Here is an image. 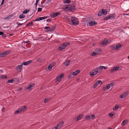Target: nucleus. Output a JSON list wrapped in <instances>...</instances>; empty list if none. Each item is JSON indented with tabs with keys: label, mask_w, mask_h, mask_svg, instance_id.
I'll list each match as a JSON object with an SVG mask.
<instances>
[{
	"label": "nucleus",
	"mask_w": 129,
	"mask_h": 129,
	"mask_svg": "<svg viewBox=\"0 0 129 129\" xmlns=\"http://www.w3.org/2000/svg\"><path fill=\"white\" fill-rule=\"evenodd\" d=\"M99 68H97L92 70V71L90 73V75L91 76H93L96 75L98 72H99Z\"/></svg>",
	"instance_id": "f257e3e1"
},
{
	"label": "nucleus",
	"mask_w": 129,
	"mask_h": 129,
	"mask_svg": "<svg viewBox=\"0 0 129 129\" xmlns=\"http://www.w3.org/2000/svg\"><path fill=\"white\" fill-rule=\"evenodd\" d=\"M71 21L72 24L75 25L78 24V20L77 18L75 17H73L71 18Z\"/></svg>",
	"instance_id": "f03ea898"
},
{
	"label": "nucleus",
	"mask_w": 129,
	"mask_h": 129,
	"mask_svg": "<svg viewBox=\"0 0 129 129\" xmlns=\"http://www.w3.org/2000/svg\"><path fill=\"white\" fill-rule=\"evenodd\" d=\"M70 44V43L69 42L65 43L59 47V49L60 50H62L65 48L67 46L69 45Z\"/></svg>",
	"instance_id": "7ed1b4c3"
},
{
	"label": "nucleus",
	"mask_w": 129,
	"mask_h": 129,
	"mask_svg": "<svg viewBox=\"0 0 129 129\" xmlns=\"http://www.w3.org/2000/svg\"><path fill=\"white\" fill-rule=\"evenodd\" d=\"M26 108V107L25 106L21 108H19L15 112L14 114H16L21 113V112L24 111Z\"/></svg>",
	"instance_id": "20e7f679"
},
{
	"label": "nucleus",
	"mask_w": 129,
	"mask_h": 129,
	"mask_svg": "<svg viewBox=\"0 0 129 129\" xmlns=\"http://www.w3.org/2000/svg\"><path fill=\"white\" fill-rule=\"evenodd\" d=\"M72 7L71 6H64L63 7L62 9L64 11H71L73 9H72Z\"/></svg>",
	"instance_id": "39448f33"
},
{
	"label": "nucleus",
	"mask_w": 129,
	"mask_h": 129,
	"mask_svg": "<svg viewBox=\"0 0 129 129\" xmlns=\"http://www.w3.org/2000/svg\"><path fill=\"white\" fill-rule=\"evenodd\" d=\"M9 53L10 51H5L3 53H0V57L5 56Z\"/></svg>",
	"instance_id": "423d86ee"
},
{
	"label": "nucleus",
	"mask_w": 129,
	"mask_h": 129,
	"mask_svg": "<svg viewBox=\"0 0 129 129\" xmlns=\"http://www.w3.org/2000/svg\"><path fill=\"white\" fill-rule=\"evenodd\" d=\"M99 84H102V82L101 80H98L95 82V84L93 86V88H95Z\"/></svg>",
	"instance_id": "0eeeda50"
},
{
	"label": "nucleus",
	"mask_w": 129,
	"mask_h": 129,
	"mask_svg": "<svg viewBox=\"0 0 129 129\" xmlns=\"http://www.w3.org/2000/svg\"><path fill=\"white\" fill-rule=\"evenodd\" d=\"M32 62V60L27 61L26 62H24L21 64V65H24L25 66H27Z\"/></svg>",
	"instance_id": "6e6552de"
},
{
	"label": "nucleus",
	"mask_w": 129,
	"mask_h": 129,
	"mask_svg": "<svg viewBox=\"0 0 129 129\" xmlns=\"http://www.w3.org/2000/svg\"><path fill=\"white\" fill-rule=\"evenodd\" d=\"M115 17V15L114 14L111 15H109L108 17H106V20L108 19H113Z\"/></svg>",
	"instance_id": "1a4fd4ad"
},
{
	"label": "nucleus",
	"mask_w": 129,
	"mask_h": 129,
	"mask_svg": "<svg viewBox=\"0 0 129 129\" xmlns=\"http://www.w3.org/2000/svg\"><path fill=\"white\" fill-rule=\"evenodd\" d=\"M128 93L129 92L128 91L124 92L120 95V98L121 99H123L127 95Z\"/></svg>",
	"instance_id": "9d476101"
},
{
	"label": "nucleus",
	"mask_w": 129,
	"mask_h": 129,
	"mask_svg": "<svg viewBox=\"0 0 129 129\" xmlns=\"http://www.w3.org/2000/svg\"><path fill=\"white\" fill-rule=\"evenodd\" d=\"M119 68V67H114L110 70V72L111 73H112L115 71H117L118 70V69Z\"/></svg>",
	"instance_id": "9b49d317"
},
{
	"label": "nucleus",
	"mask_w": 129,
	"mask_h": 129,
	"mask_svg": "<svg viewBox=\"0 0 129 129\" xmlns=\"http://www.w3.org/2000/svg\"><path fill=\"white\" fill-rule=\"evenodd\" d=\"M34 83H31L29 84L28 86L26 87V89L28 90H30L31 89V87L34 86Z\"/></svg>",
	"instance_id": "f8f14e48"
},
{
	"label": "nucleus",
	"mask_w": 129,
	"mask_h": 129,
	"mask_svg": "<svg viewBox=\"0 0 129 129\" xmlns=\"http://www.w3.org/2000/svg\"><path fill=\"white\" fill-rule=\"evenodd\" d=\"M114 83H111L107 85L106 86L107 89H109L111 87L113 86L114 85Z\"/></svg>",
	"instance_id": "ddd939ff"
},
{
	"label": "nucleus",
	"mask_w": 129,
	"mask_h": 129,
	"mask_svg": "<svg viewBox=\"0 0 129 129\" xmlns=\"http://www.w3.org/2000/svg\"><path fill=\"white\" fill-rule=\"evenodd\" d=\"M22 66L21 64L18 65L16 68L17 70L19 72H20L22 69Z\"/></svg>",
	"instance_id": "4468645a"
},
{
	"label": "nucleus",
	"mask_w": 129,
	"mask_h": 129,
	"mask_svg": "<svg viewBox=\"0 0 129 129\" xmlns=\"http://www.w3.org/2000/svg\"><path fill=\"white\" fill-rule=\"evenodd\" d=\"M63 74H61L60 76H58L56 78L57 80L58 81H60L62 78H63Z\"/></svg>",
	"instance_id": "2eb2a0df"
},
{
	"label": "nucleus",
	"mask_w": 129,
	"mask_h": 129,
	"mask_svg": "<svg viewBox=\"0 0 129 129\" xmlns=\"http://www.w3.org/2000/svg\"><path fill=\"white\" fill-rule=\"evenodd\" d=\"M83 114H80L78 115L77 117H75L74 118V119H76V121H78L80 120L83 117Z\"/></svg>",
	"instance_id": "dca6fc26"
},
{
	"label": "nucleus",
	"mask_w": 129,
	"mask_h": 129,
	"mask_svg": "<svg viewBox=\"0 0 129 129\" xmlns=\"http://www.w3.org/2000/svg\"><path fill=\"white\" fill-rule=\"evenodd\" d=\"M97 23L95 21H92L89 23V24L90 26H93L96 25Z\"/></svg>",
	"instance_id": "f3484780"
},
{
	"label": "nucleus",
	"mask_w": 129,
	"mask_h": 129,
	"mask_svg": "<svg viewBox=\"0 0 129 129\" xmlns=\"http://www.w3.org/2000/svg\"><path fill=\"white\" fill-rule=\"evenodd\" d=\"M63 124V121L57 124V126L59 129L62 127Z\"/></svg>",
	"instance_id": "a211bd4d"
},
{
	"label": "nucleus",
	"mask_w": 129,
	"mask_h": 129,
	"mask_svg": "<svg viewBox=\"0 0 129 129\" xmlns=\"http://www.w3.org/2000/svg\"><path fill=\"white\" fill-rule=\"evenodd\" d=\"M70 62V60H67L64 62V64L66 66H68Z\"/></svg>",
	"instance_id": "6ab92c4d"
},
{
	"label": "nucleus",
	"mask_w": 129,
	"mask_h": 129,
	"mask_svg": "<svg viewBox=\"0 0 129 129\" xmlns=\"http://www.w3.org/2000/svg\"><path fill=\"white\" fill-rule=\"evenodd\" d=\"M127 120H124L122 123L121 125L122 126H124L126 125L127 123Z\"/></svg>",
	"instance_id": "aec40b11"
},
{
	"label": "nucleus",
	"mask_w": 129,
	"mask_h": 129,
	"mask_svg": "<svg viewBox=\"0 0 129 129\" xmlns=\"http://www.w3.org/2000/svg\"><path fill=\"white\" fill-rule=\"evenodd\" d=\"M108 43V40L107 39L104 40L102 42V44L103 46H105Z\"/></svg>",
	"instance_id": "412c9836"
},
{
	"label": "nucleus",
	"mask_w": 129,
	"mask_h": 129,
	"mask_svg": "<svg viewBox=\"0 0 129 129\" xmlns=\"http://www.w3.org/2000/svg\"><path fill=\"white\" fill-rule=\"evenodd\" d=\"M94 50L96 52V53L97 54L101 53L102 52V51L101 50L98 49H96Z\"/></svg>",
	"instance_id": "4be33fe9"
},
{
	"label": "nucleus",
	"mask_w": 129,
	"mask_h": 129,
	"mask_svg": "<svg viewBox=\"0 0 129 129\" xmlns=\"http://www.w3.org/2000/svg\"><path fill=\"white\" fill-rule=\"evenodd\" d=\"M121 46V45L120 44L117 45L116 46L115 50H117Z\"/></svg>",
	"instance_id": "5701e85b"
},
{
	"label": "nucleus",
	"mask_w": 129,
	"mask_h": 129,
	"mask_svg": "<svg viewBox=\"0 0 129 129\" xmlns=\"http://www.w3.org/2000/svg\"><path fill=\"white\" fill-rule=\"evenodd\" d=\"M50 99V98H45L44 100V103H45L47 102H49Z\"/></svg>",
	"instance_id": "b1692460"
},
{
	"label": "nucleus",
	"mask_w": 129,
	"mask_h": 129,
	"mask_svg": "<svg viewBox=\"0 0 129 129\" xmlns=\"http://www.w3.org/2000/svg\"><path fill=\"white\" fill-rule=\"evenodd\" d=\"M103 14L104 15H106L107 13V11L106 10L104 9H102V11Z\"/></svg>",
	"instance_id": "393cba45"
},
{
	"label": "nucleus",
	"mask_w": 129,
	"mask_h": 129,
	"mask_svg": "<svg viewBox=\"0 0 129 129\" xmlns=\"http://www.w3.org/2000/svg\"><path fill=\"white\" fill-rule=\"evenodd\" d=\"M60 13L59 12H57L54 14L53 15V17H56L57 15L60 14Z\"/></svg>",
	"instance_id": "a878e982"
},
{
	"label": "nucleus",
	"mask_w": 129,
	"mask_h": 129,
	"mask_svg": "<svg viewBox=\"0 0 129 129\" xmlns=\"http://www.w3.org/2000/svg\"><path fill=\"white\" fill-rule=\"evenodd\" d=\"M119 107L118 105H116L115 106L114 108H113V110L114 111L116 110L119 109Z\"/></svg>",
	"instance_id": "bb28decb"
},
{
	"label": "nucleus",
	"mask_w": 129,
	"mask_h": 129,
	"mask_svg": "<svg viewBox=\"0 0 129 129\" xmlns=\"http://www.w3.org/2000/svg\"><path fill=\"white\" fill-rule=\"evenodd\" d=\"M97 54L96 53V52H95V50H94L93 52L91 53V55L92 56H95Z\"/></svg>",
	"instance_id": "cd10ccee"
},
{
	"label": "nucleus",
	"mask_w": 129,
	"mask_h": 129,
	"mask_svg": "<svg viewBox=\"0 0 129 129\" xmlns=\"http://www.w3.org/2000/svg\"><path fill=\"white\" fill-rule=\"evenodd\" d=\"M25 17V15L23 14H22L20 15L19 16V18L20 19H21L24 18Z\"/></svg>",
	"instance_id": "c85d7f7f"
},
{
	"label": "nucleus",
	"mask_w": 129,
	"mask_h": 129,
	"mask_svg": "<svg viewBox=\"0 0 129 129\" xmlns=\"http://www.w3.org/2000/svg\"><path fill=\"white\" fill-rule=\"evenodd\" d=\"M91 118L90 116L89 115H87L86 117L85 118V120L89 119Z\"/></svg>",
	"instance_id": "c756f323"
},
{
	"label": "nucleus",
	"mask_w": 129,
	"mask_h": 129,
	"mask_svg": "<svg viewBox=\"0 0 129 129\" xmlns=\"http://www.w3.org/2000/svg\"><path fill=\"white\" fill-rule=\"evenodd\" d=\"M55 26H53L52 27V28H50L49 29V30L50 31H52L54 30V29L55 28Z\"/></svg>",
	"instance_id": "7c9ffc66"
},
{
	"label": "nucleus",
	"mask_w": 129,
	"mask_h": 129,
	"mask_svg": "<svg viewBox=\"0 0 129 129\" xmlns=\"http://www.w3.org/2000/svg\"><path fill=\"white\" fill-rule=\"evenodd\" d=\"M7 76H4V75H2L0 77V79H6L7 78Z\"/></svg>",
	"instance_id": "2f4dec72"
},
{
	"label": "nucleus",
	"mask_w": 129,
	"mask_h": 129,
	"mask_svg": "<svg viewBox=\"0 0 129 129\" xmlns=\"http://www.w3.org/2000/svg\"><path fill=\"white\" fill-rule=\"evenodd\" d=\"M103 13L102 11H100L98 13V15L99 16H102L103 15Z\"/></svg>",
	"instance_id": "473e14b6"
},
{
	"label": "nucleus",
	"mask_w": 129,
	"mask_h": 129,
	"mask_svg": "<svg viewBox=\"0 0 129 129\" xmlns=\"http://www.w3.org/2000/svg\"><path fill=\"white\" fill-rule=\"evenodd\" d=\"M63 2L65 4H69L71 2V1L70 0H66V1H64Z\"/></svg>",
	"instance_id": "72a5a7b5"
},
{
	"label": "nucleus",
	"mask_w": 129,
	"mask_h": 129,
	"mask_svg": "<svg viewBox=\"0 0 129 129\" xmlns=\"http://www.w3.org/2000/svg\"><path fill=\"white\" fill-rule=\"evenodd\" d=\"M116 46L113 45L110 46V48L112 50H115Z\"/></svg>",
	"instance_id": "f704fd0d"
},
{
	"label": "nucleus",
	"mask_w": 129,
	"mask_h": 129,
	"mask_svg": "<svg viewBox=\"0 0 129 129\" xmlns=\"http://www.w3.org/2000/svg\"><path fill=\"white\" fill-rule=\"evenodd\" d=\"M40 19L41 20H43L45 19H46L47 18V16H44V17H40Z\"/></svg>",
	"instance_id": "c9c22d12"
},
{
	"label": "nucleus",
	"mask_w": 129,
	"mask_h": 129,
	"mask_svg": "<svg viewBox=\"0 0 129 129\" xmlns=\"http://www.w3.org/2000/svg\"><path fill=\"white\" fill-rule=\"evenodd\" d=\"M73 74L72 73H70V74L69 75L68 77L69 78H72L73 77Z\"/></svg>",
	"instance_id": "e433bc0d"
},
{
	"label": "nucleus",
	"mask_w": 129,
	"mask_h": 129,
	"mask_svg": "<svg viewBox=\"0 0 129 129\" xmlns=\"http://www.w3.org/2000/svg\"><path fill=\"white\" fill-rule=\"evenodd\" d=\"M29 10H28V11H27V10H24V11H23V13L24 14H26L28 12H29Z\"/></svg>",
	"instance_id": "4c0bfd02"
},
{
	"label": "nucleus",
	"mask_w": 129,
	"mask_h": 129,
	"mask_svg": "<svg viewBox=\"0 0 129 129\" xmlns=\"http://www.w3.org/2000/svg\"><path fill=\"white\" fill-rule=\"evenodd\" d=\"M33 24V22H31L29 23H28L27 25H26L27 26H31Z\"/></svg>",
	"instance_id": "58836bf2"
},
{
	"label": "nucleus",
	"mask_w": 129,
	"mask_h": 129,
	"mask_svg": "<svg viewBox=\"0 0 129 129\" xmlns=\"http://www.w3.org/2000/svg\"><path fill=\"white\" fill-rule=\"evenodd\" d=\"M54 65V63L53 62L52 63L50 64L49 65L52 68L53 67Z\"/></svg>",
	"instance_id": "ea45409f"
},
{
	"label": "nucleus",
	"mask_w": 129,
	"mask_h": 129,
	"mask_svg": "<svg viewBox=\"0 0 129 129\" xmlns=\"http://www.w3.org/2000/svg\"><path fill=\"white\" fill-rule=\"evenodd\" d=\"M13 79H11V80H8V81L7 82L8 83H12L13 82Z\"/></svg>",
	"instance_id": "a19ab883"
},
{
	"label": "nucleus",
	"mask_w": 129,
	"mask_h": 129,
	"mask_svg": "<svg viewBox=\"0 0 129 129\" xmlns=\"http://www.w3.org/2000/svg\"><path fill=\"white\" fill-rule=\"evenodd\" d=\"M95 115L94 114L92 115L91 116V118L93 119L95 118Z\"/></svg>",
	"instance_id": "79ce46f5"
},
{
	"label": "nucleus",
	"mask_w": 129,
	"mask_h": 129,
	"mask_svg": "<svg viewBox=\"0 0 129 129\" xmlns=\"http://www.w3.org/2000/svg\"><path fill=\"white\" fill-rule=\"evenodd\" d=\"M114 115V114H113L112 113H110L109 114V116L110 117H112L113 115Z\"/></svg>",
	"instance_id": "37998d69"
},
{
	"label": "nucleus",
	"mask_w": 129,
	"mask_h": 129,
	"mask_svg": "<svg viewBox=\"0 0 129 129\" xmlns=\"http://www.w3.org/2000/svg\"><path fill=\"white\" fill-rule=\"evenodd\" d=\"M42 9L41 8H38V12H40L42 11Z\"/></svg>",
	"instance_id": "c03bdc74"
},
{
	"label": "nucleus",
	"mask_w": 129,
	"mask_h": 129,
	"mask_svg": "<svg viewBox=\"0 0 129 129\" xmlns=\"http://www.w3.org/2000/svg\"><path fill=\"white\" fill-rule=\"evenodd\" d=\"M72 74L73 76H76L77 75V74L76 73L75 71L74 72H73Z\"/></svg>",
	"instance_id": "a18cd8bd"
},
{
	"label": "nucleus",
	"mask_w": 129,
	"mask_h": 129,
	"mask_svg": "<svg viewBox=\"0 0 129 129\" xmlns=\"http://www.w3.org/2000/svg\"><path fill=\"white\" fill-rule=\"evenodd\" d=\"M39 20H41V19H40V17L38 18H37L36 19V20H34V21H38Z\"/></svg>",
	"instance_id": "49530a36"
},
{
	"label": "nucleus",
	"mask_w": 129,
	"mask_h": 129,
	"mask_svg": "<svg viewBox=\"0 0 129 129\" xmlns=\"http://www.w3.org/2000/svg\"><path fill=\"white\" fill-rule=\"evenodd\" d=\"M75 71L76 72V74H77L79 73L80 72V70H77Z\"/></svg>",
	"instance_id": "de8ad7c7"
},
{
	"label": "nucleus",
	"mask_w": 129,
	"mask_h": 129,
	"mask_svg": "<svg viewBox=\"0 0 129 129\" xmlns=\"http://www.w3.org/2000/svg\"><path fill=\"white\" fill-rule=\"evenodd\" d=\"M99 68V70L100 69H103V66H100Z\"/></svg>",
	"instance_id": "09e8293b"
},
{
	"label": "nucleus",
	"mask_w": 129,
	"mask_h": 129,
	"mask_svg": "<svg viewBox=\"0 0 129 129\" xmlns=\"http://www.w3.org/2000/svg\"><path fill=\"white\" fill-rule=\"evenodd\" d=\"M48 68L49 70H52V68L49 65L48 67Z\"/></svg>",
	"instance_id": "8fccbe9b"
},
{
	"label": "nucleus",
	"mask_w": 129,
	"mask_h": 129,
	"mask_svg": "<svg viewBox=\"0 0 129 129\" xmlns=\"http://www.w3.org/2000/svg\"><path fill=\"white\" fill-rule=\"evenodd\" d=\"M103 89L105 91L107 89L106 87H103Z\"/></svg>",
	"instance_id": "3c124183"
},
{
	"label": "nucleus",
	"mask_w": 129,
	"mask_h": 129,
	"mask_svg": "<svg viewBox=\"0 0 129 129\" xmlns=\"http://www.w3.org/2000/svg\"><path fill=\"white\" fill-rule=\"evenodd\" d=\"M50 28V27L49 26H46L45 27V28H44V29H49Z\"/></svg>",
	"instance_id": "603ef678"
},
{
	"label": "nucleus",
	"mask_w": 129,
	"mask_h": 129,
	"mask_svg": "<svg viewBox=\"0 0 129 129\" xmlns=\"http://www.w3.org/2000/svg\"><path fill=\"white\" fill-rule=\"evenodd\" d=\"M37 61H41V59L40 58H38L37 59Z\"/></svg>",
	"instance_id": "864d4df0"
},
{
	"label": "nucleus",
	"mask_w": 129,
	"mask_h": 129,
	"mask_svg": "<svg viewBox=\"0 0 129 129\" xmlns=\"http://www.w3.org/2000/svg\"><path fill=\"white\" fill-rule=\"evenodd\" d=\"M71 6L72 7L71 8L72 9H73L72 11H73V10H75V7L74 6Z\"/></svg>",
	"instance_id": "5fc2aeb1"
},
{
	"label": "nucleus",
	"mask_w": 129,
	"mask_h": 129,
	"mask_svg": "<svg viewBox=\"0 0 129 129\" xmlns=\"http://www.w3.org/2000/svg\"><path fill=\"white\" fill-rule=\"evenodd\" d=\"M25 23V22L24 23H17V24L18 25H22L24 24Z\"/></svg>",
	"instance_id": "6e6d98bb"
},
{
	"label": "nucleus",
	"mask_w": 129,
	"mask_h": 129,
	"mask_svg": "<svg viewBox=\"0 0 129 129\" xmlns=\"http://www.w3.org/2000/svg\"><path fill=\"white\" fill-rule=\"evenodd\" d=\"M22 88L21 87H19L18 90V91H20L22 90Z\"/></svg>",
	"instance_id": "4d7b16f0"
},
{
	"label": "nucleus",
	"mask_w": 129,
	"mask_h": 129,
	"mask_svg": "<svg viewBox=\"0 0 129 129\" xmlns=\"http://www.w3.org/2000/svg\"><path fill=\"white\" fill-rule=\"evenodd\" d=\"M58 129V127L57 126V127H56V126L54 127H53V128H52V129Z\"/></svg>",
	"instance_id": "13d9d810"
},
{
	"label": "nucleus",
	"mask_w": 129,
	"mask_h": 129,
	"mask_svg": "<svg viewBox=\"0 0 129 129\" xmlns=\"http://www.w3.org/2000/svg\"><path fill=\"white\" fill-rule=\"evenodd\" d=\"M4 32H1L0 31V35H4Z\"/></svg>",
	"instance_id": "bf43d9fd"
},
{
	"label": "nucleus",
	"mask_w": 129,
	"mask_h": 129,
	"mask_svg": "<svg viewBox=\"0 0 129 129\" xmlns=\"http://www.w3.org/2000/svg\"><path fill=\"white\" fill-rule=\"evenodd\" d=\"M5 0H2L1 4V5H3L4 4Z\"/></svg>",
	"instance_id": "052dcab7"
},
{
	"label": "nucleus",
	"mask_w": 129,
	"mask_h": 129,
	"mask_svg": "<svg viewBox=\"0 0 129 129\" xmlns=\"http://www.w3.org/2000/svg\"><path fill=\"white\" fill-rule=\"evenodd\" d=\"M51 20L50 19H48L47 20V21L48 22H50L51 21Z\"/></svg>",
	"instance_id": "680f3d73"
},
{
	"label": "nucleus",
	"mask_w": 129,
	"mask_h": 129,
	"mask_svg": "<svg viewBox=\"0 0 129 129\" xmlns=\"http://www.w3.org/2000/svg\"><path fill=\"white\" fill-rule=\"evenodd\" d=\"M9 17H7L5 18L4 19L6 20V19H9Z\"/></svg>",
	"instance_id": "e2e57ef3"
},
{
	"label": "nucleus",
	"mask_w": 129,
	"mask_h": 129,
	"mask_svg": "<svg viewBox=\"0 0 129 129\" xmlns=\"http://www.w3.org/2000/svg\"><path fill=\"white\" fill-rule=\"evenodd\" d=\"M103 69H107V68L103 66Z\"/></svg>",
	"instance_id": "0e129e2a"
},
{
	"label": "nucleus",
	"mask_w": 129,
	"mask_h": 129,
	"mask_svg": "<svg viewBox=\"0 0 129 129\" xmlns=\"http://www.w3.org/2000/svg\"><path fill=\"white\" fill-rule=\"evenodd\" d=\"M129 15V14H124V15Z\"/></svg>",
	"instance_id": "69168bd1"
},
{
	"label": "nucleus",
	"mask_w": 129,
	"mask_h": 129,
	"mask_svg": "<svg viewBox=\"0 0 129 129\" xmlns=\"http://www.w3.org/2000/svg\"><path fill=\"white\" fill-rule=\"evenodd\" d=\"M5 109V108H4V107H3V108L2 110L3 111Z\"/></svg>",
	"instance_id": "338daca9"
},
{
	"label": "nucleus",
	"mask_w": 129,
	"mask_h": 129,
	"mask_svg": "<svg viewBox=\"0 0 129 129\" xmlns=\"http://www.w3.org/2000/svg\"><path fill=\"white\" fill-rule=\"evenodd\" d=\"M10 36H12L13 35V34H10Z\"/></svg>",
	"instance_id": "774afa93"
}]
</instances>
